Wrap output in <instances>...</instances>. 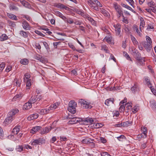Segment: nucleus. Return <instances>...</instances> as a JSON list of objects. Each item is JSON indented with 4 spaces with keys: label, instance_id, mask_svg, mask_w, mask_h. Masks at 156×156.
<instances>
[{
    "label": "nucleus",
    "instance_id": "c9c22d12",
    "mask_svg": "<svg viewBox=\"0 0 156 156\" xmlns=\"http://www.w3.org/2000/svg\"><path fill=\"white\" fill-rule=\"evenodd\" d=\"M20 62L21 64L23 65H27L29 63V61L27 59L24 58L21 59L20 61Z\"/></svg>",
    "mask_w": 156,
    "mask_h": 156
},
{
    "label": "nucleus",
    "instance_id": "69168bd1",
    "mask_svg": "<svg viewBox=\"0 0 156 156\" xmlns=\"http://www.w3.org/2000/svg\"><path fill=\"white\" fill-rule=\"evenodd\" d=\"M12 68V67L11 66H7L6 68L5 69V71L6 72H9L10 71Z\"/></svg>",
    "mask_w": 156,
    "mask_h": 156
},
{
    "label": "nucleus",
    "instance_id": "20e7f679",
    "mask_svg": "<svg viewBox=\"0 0 156 156\" xmlns=\"http://www.w3.org/2000/svg\"><path fill=\"white\" fill-rule=\"evenodd\" d=\"M44 139L40 138L38 139L33 140L31 142V145H41L45 143Z\"/></svg>",
    "mask_w": 156,
    "mask_h": 156
},
{
    "label": "nucleus",
    "instance_id": "473e14b6",
    "mask_svg": "<svg viewBox=\"0 0 156 156\" xmlns=\"http://www.w3.org/2000/svg\"><path fill=\"white\" fill-rule=\"evenodd\" d=\"M37 100V98H36V96H32L30 99L29 100V101L32 104L35 103Z\"/></svg>",
    "mask_w": 156,
    "mask_h": 156
},
{
    "label": "nucleus",
    "instance_id": "39448f33",
    "mask_svg": "<svg viewBox=\"0 0 156 156\" xmlns=\"http://www.w3.org/2000/svg\"><path fill=\"white\" fill-rule=\"evenodd\" d=\"M79 103L81 105L83 108L89 109L92 108V106L88 102L82 99L79 100Z\"/></svg>",
    "mask_w": 156,
    "mask_h": 156
},
{
    "label": "nucleus",
    "instance_id": "de8ad7c7",
    "mask_svg": "<svg viewBox=\"0 0 156 156\" xmlns=\"http://www.w3.org/2000/svg\"><path fill=\"white\" fill-rule=\"evenodd\" d=\"M113 7L115 8L116 10L121 7V6L119 5H118L116 3H114L113 4Z\"/></svg>",
    "mask_w": 156,
    "mask_h": 156
},
{
    "label": "nucleus",
    "instance_id": "a211bd4d",
    "mask_svg": "<svg viewBox=\"0 0 156 156\" xmlns=\"http://www.w3.org/2000/svg\"><path fill=\"white\" fill-rule=\"evenodd\" d=\"M132 103L130 102V103H128L125 105V107L126 108V111H125L126 112L128 113L129 109L132 108Z\"/></svg>",
    "mask_w": 156,
    "mask_h": 156
},
{
    "label": "nucleus",
    "instance_id": "c756f323",
    "mask_svg": "<svg viewBox=\"0 0 156 156\" xmlns=\"http://www.w3.org/2000/svg\"><path fill=\"white\" fill-rule=\"evenodd\" d=\"M140 29L141 31V29L142 28L144 27L145 25V22L144 20L142 18H140Z\"/></svg>",
    "mask_w": 156,
    "mask_h": 156
},
{
    "label": "nucleus",
    "instance_id": "f3484780",
    "mask_svg": "<svg viewBox=\"0 0 156 156\" xmlns=\"http://www.w3.org/2000/svg\"><path fill=\"white\" fill-rule=\"evenodd\" d=\"M55 14L57 16L61 18L63 20H66V17L64 16L63 14L60 12L58 11H56L55 12Z\"/></svg>",
    "mask_w": 156,
    "mask_h": 156
},
{
    "label": "nucleus",
    "instance_id": "3c124183",
    "mask_svg": "<svg viewBox=\"0 0 156 156\" xmlns=\"http://www.w3.org/2000/svg\"><path fill=\"white\" fill-rule=\"evenodd\" d=\"M65 22H67V23H68L69 24H71L73 23L74 22L73 20L70 18H69V19H67L66 17V20H64Z\"/></svg>",
    "mask_w": 156,
    "mask_h": 156
},
{
    "label": "nucleus",
    "instance_id": "37998d69",
    "mask_svg": "<svg viewBox=\"0 0 156 156\" xmlns=\"http://www.w3.org/2000/svg\"><path fill=\"white\" fill-rule=\"evenodd\" d=\"M125 110L126 111L125 106L124 105H121L119 108V111L121 113H123Z\"/></svg>",
    "mask_w": 156,
    "mask_h": 156
},
{
    "label": "nucleus",
    "instance_id": "bb28decb",
    "mask_svg": "<svg viewBox=\"0 0 156 156\" xmlns=\"http://www.w3.org/2000/svg\"><path fill=\"white\" fill-rule=\"evenodd\" d=\"M134 30L136 31V33H137V34L140 37H141L142 34V33H141V32H142V31H140V30H139L138 27H136V26H134Z\"/></svg>",
    "mask_w": 156,
    "mask_h": 156
},
{
    "label": "nucleus",
    "instance_id": "7c9ffc66",
    "mask_svg": "<svg viewBox=\"0 0 156 156\" xmlns=\"http://www.w3.org/2000/svg\"><path fill=\"white\" fill-rule=\"evenodd\" d=\"M131 39L134 45H137L138 44V42L137 41L136 39L132 35H130Z\"/></svg>",
    "mask_w": 156,
    "mask_h": 156
},
{
    "label": "nucleus",
    "instance_id": "393cba45",
    "mask_svg": "<svg viewBox=\"0 0 156 156\" xmlns=\"http://www.w3.org/2000/svg\"><path fill=\"white\" fill-rule=\"evenodd\" d=\"M20 126H16L12 130V132L14 134H17L19 132Z\"/></svg>",
    "mask_w": 156,
    "mask_h": 156
},
{
    "label": "nucleus",
    "instance_id": "f8f14e48",
    "mask_svg": "<svg viewBox=\"0 0 156 156\" xmlns=\"http://www.w3.org/2000/svg\"><path fill=\"white\" fill-rule=\"evenodd\" d=\"M144 43V48L148 52H149L152 48L151 44H150V43L148 44L146 43Z\"/></svg>",
    "mask_w": 156,
    "mask_h": 156
},
{
    "label": "nucleus",
    "instance_id": "338daca9",
    "mask_svg": "<svg viewBox=\"0 0 156 156\" xmlns=\"http://www.w3.org/2000/svg\"><path fill=\"white\" fill-rule=\"evenodd\" d=\"M68 45L69 46V47L71 48L73 50H75L76 48L74 47V46L71 43H69Z\"/></svg>",
    "mask_w": 156,
    "mask_h": 156
},
{
    "label": "nucleus",
    "instance_id": "9b49d317",
    "mask_svg": "<svg viewBox=\"0 0 156 156\" xmlns=\"http://www.w3.org/2000/svg\"><path fill=\"white\" fill-rule=\"evenodd\" d=\"M93 140L90 139H88L87 138H84L81 140V142L82 144H89L90 143H93L91 141H93Z\"/></svg>",
    "mask_w": 156,
    "mask_h": 156
},
{
    "label": "nucleus",
    "instance_id": "0e129e2a",
    "mask_svg": "<svg viewBox=\"0 0 156 156\" xmlns=\"http://www.w3.org/2000/svg\"><path fill=\"white\" fill-rule=\"evenodd\" d=\"M35 32L37 34L41 36H44V35L42 34L40 31L38 30H36L35 31Z\"/></svg>",
    "mask_w": 156,
    "mask_h": 156
},
{
    "label": "nucleus",
    "instance_id": "052dcab7",
    "mask_svg": "<svg viewBox=\"0 0 156 156\" xmlns=\"http://www.w3.org/2000/svg\"><path fill=\"white\" fill-rule=\"evenodd\" d=\"M23 147L22 146H19L16 148V150L17 151L20 152L23 150Z\"/></svg>",
    "mask_w": 156,
    "mask_h": 156
},
{
    "label": "nucleus",
    "instance_id": "aec40b11",
    "mask_svg": "<svg viewBox=\"0 0 156 156\" xmlns=\"http://www.w3.org/2000/svg\"><path fill=\"white\" fill-rule=\"evenodd\" d=\"M20 3L25 7L29 8L30 7V4L27 2L23 1L20 0Z\"/></svg>",
    "mask_w": 156,
    "mask_h": 156
},
{
    "label": "nucleus",
    "instance_id": "72a5a7b5",
    "mask_svg": "<svg viewBox=\"0 0 156 156\" xmlns=\"http://www.w3.org/2000/svg\"><path fill=\"white\" fill-rule=\"evenodd\" d=\"M8 38V36L5 34H3L0 36V40L2 41L7 40Z\"/></svg>",
    "mask_w": 156,
    "mask_h": 156
},
{
    "label": "nucleus",
    "instance_id": "4c0bfd02",
    "mask_svg": "<svg viewBox=\"0 0 156 156\" xmlns=\"http://www.w3.org/2000/svg\"><path fill=\"white\" fill-rule=\"evenodd\" d=\"M94 124L93 126L94 128H98L103 126V125L100 123H94Z\"/></svg>",
    "mask_w": 156,
    "mask_h": 156
},
{
    "label": "nucleus",
    "instance_id": "58836bf2",
    "mask_svg": "<svg viewBox=\"0 0 156 156\" xmlns=\"http://www.w3.org/2000/svg\"><path fill=\"white\" fill-rule=\"evenodd\" d=\"M144 80L146 83V84L147 85L148 87H149L151 85V84L150 82L149 79H148V77L147 76L144 77Z\"/></svg>",
    "mask_w": 156,
    "mask_h": 156
},
{
    "label": "nucleus",
    "instance_id": "dca6fc26",
    "mask_svg": "<svg viewBox=\"0 0 156 156\" xmlns=\"http://www.w3.org/2000/svg\"><path fill=\"white\" fill-rule=\"evenodd\" d=\"M51 129V127H50L49 128L46 127L43 129V130L41 131V134H46L50 132Z\"/></svg>",
    "mask_w": 156,
    "mask_h": 156
},
{
    "label": "nucleus",
    "instance_id": "b1692460",
    "mask_svg": "<svg viewBox=\"0 0 156 156\" xmlns=\"http://www.w3.org/2000/svg\"><path fill=\"white\" fill-rule=\"evenodd\" d=\"M101 13L105 16L108 17L110 16V14L105 9H101Z\"/></svg>",
    "mask_w": 156,
    "mask_h": 156
},
{
    "label": "nucleus",
    "instance_id": "4d7b16f0",
    "mask_svg": "<svg viewBox=\"0 0 156 156\" xmlns=\"http://www.w3.org/2000/svg\"><path fill=\"white\" fill-rule=\"evenodd\" d=\"M38 115L37 114H34L31 115L30 118L32 119H36L38 117Z\"/></svg>",
    "mask_w": 156,
    "mask_h": 156
},
{
    "label": "nucleus",
    "instance_id": "4468645a",
    "mask_svg": "<svg viewBox=\"0 0 156 156\" xmlns=\"http://www.w3.org/2000/svg\"><path fill=\"white\" fill-rule=\"evenodd\" d=\"M31 103L28 101V102L26 103L23 106V109L25 110L30 109L32 107Z\"/></svg>",
    "mask_w": 156,
    "mask_h": 156
},
{
    "label": "nucleus",
    "instance_id": "6ab92c4d",
    "mask_svg": "<svg viewBox=\"0 0 156 156\" xmlns=\"http://www.w3.org/2000/svg\"><path fill=\"white\" fill-rule=\"evenodd\" d=\"M51 110L50 107H49L48 108H45L41 109V114H46L49 113Z\"/></svg>",
    "mask_w": 156,
    "mask_h": 156
},
{
    "label": "nucleus",
    "instance_id": "a18cd8bd",
    "mask_svg": "<svg viewBox=\"0 0 156 156\" xmlns=\"http://www.w3.org/2000/svg\"><path fill=\"white\" fill-rule=\"evenodd\" d=\"M118 140L120 141H122L123 139H126L125 136L123 135H121L119 136L116 137Z\"/></svg>",
    "mask_w": 156,
    "mask_h": 156
},
{
    "label": "nucleus",
    "instance_id": "09e8293b",
    "mask_svg": "<svg viewBox=\"0 0 156 156\" xmlns=\"http://www.w3.org/2000/svg\"><path fill=\"white\" fill-rule=\"evenodd\" d=\"M26 82V86L28 87L27 88H29L30 86L31 85V80H26V82Z\"/></svg>",
    "mask_w": 156,
    "mask_h": 156
},
{
    "label": "nucleus",
    "instance_id": "412c9836",
    "mask_svg": "<svg viewBox=\"0 0 156 156\" xmlns=\"http://www.w3.org/2000/svg\"><path fill=\"white\" fill-rule=\"evenodd\" d=\"M60 103L59 102H57L54 103V104L51 105L49 107L51 110H53L54 109L56 108L60 105Z\"/></svg>",
    "mask_w": 156,
    "mask_h": 156
},
{
    "label": "nucleus",
    "instance_id": "9d476101",
    "mask_svg": "<svg viewBox=\"0 0 156 156\" xmlns=\"http://www.w3.org/2000/svg\"><path fill=\"white\" fill-rule=\"evenodd\" d=\"M22 27L26 30H30V27L29 24L26 21H24L23 22Z\"/></svg>",
    "mask_w": 156,
    "mask_h": 156
},
{
    "label": "nucleus",
    "instance_id": "0eeeda50",
    "mask_svg": "<svg viewBox=\"0 0 156 156\" xmlns=\"http://www.w3.org/2000/svg\"><path fill=\"white\" fill-rule=\"evenodd\" d=\"M72 119H71L68 122L69 124H73L80 122L82 121V119L81 118L77 117H74L72 118Z\"/></svg>",
    "mask_w": 156,
    "mask_h": 156
},
{
    "label": "nucleus",
    "instance_id": "6e6d98bb",
    "mask_svg": "<svg viewBox=\"0 0 156 156\" xmlns=\"http://www.w3.org/2000/svg\"><path fill=\"white\" fill-rule=\"evenodd\" d=\"M148 5L152 8L156 7L153 1H151L149 2L148 3Z\"/></svg>",
    "mask_w": 156,
    "mask_h": 156
},
{
    "label": "nucleus",
    "instance_id": "ddd939ff",
    "mask_svg": "<svg viewBox=\"0 0 156 156\" xmlns=\"http://www.w3.org/2000/svg\"><path fill=\"white\" fill-rule=\"evenodd\" d=\"M41 126H36L33 127L31 130L30 133L33 134L37 132L41 129Z\"/></svg>",
    "mask_w": 156,
    "mask_h": 156
},
{
    "label": "nucleus",
    "instance_id": "8fccbe9b",
    "mask_svg": "<svg viewBox=\"0 0 156 156\" xmlns=\"http://www.w3.org/2000/svg\"><path fill=\"white\" fill-rule=\"evenodd\" d=\"M64 5L60 3H58L56 4L55 6L56 7L60 8V9H62Z\"/></svg>",
    "mask_w": 156,
    "mask_h": 156
},
{
    "label": "nucleus",
    "instance_id": "ea45409f",
    "mask_svg": "<svg viewBox=\"0 0 156 156\" xmlns=\"http://www.w3.org/2000/svg\"><path fill=\"white\" fill-rule=\"evenodd\" d=\"M116 11L119 14V17H120L122 15L123 17H124L122 11L121 10V7L119 9L116 10Z\"/></svg>",
    "mask_w": 156,
    "mask_h": 156
},
{
    "label": "nucleus",
    "instance_id": "f03ea898",
    "mask_svg": "<svg viewBox=\"0 0 156 156\" xmlns=\"http://www.w3.org/2000/svg\"><path fill=\"white\" fill-rule=\"evenodd\" d=\"M133 55L135 56L136 60L137 61V64L140 65H143L144 62V59L142 58L140 56V54L138 51L135 49L132 50Z\"/></svg>",
    "mask_w": 156,
    "mask_h": 156
},
{
    "label": "nucleus",
    "instance_id": "bf43d9fd",
    "mask_svg": "<svg viewBox=\"0 0 156 156\" xmlns=\"http://www.w3.org/2000/svg\"><path fill=\"white\" fill-rule=\"evenodd\" d=\"M5 66V64L4 63L2 62L0 65V72L2 71L4 68Z\"/></svg>",
    "mask_w": 156,
    "mask_h": 156
},
{
    "label": "nucleus",
    "instance_id": "49530a36",
    "mask_svg": "<svg viewBox=\"0 0 156 156\" xmlns=\"http://www.w3.org/2000/svg\"><path fill=\"white\" fill-rule=\"evenodd\" d=\"M30 77V75L28 73H26L24 75V82H26V80H29V78Z\"/></svg>",
    "mask_w": 156,
    "mask_h": 156
},
{
    "label": "nucleus",
    "instance_id": "a878e982",
    "mask_svg": "<svg viewBox=\"0 0 156 156\" xmlns=\"http://www.w3.org/2000/svg\"><path fill=\"white\" fill-rule=\"evenodd\" d=\"M112 37L110 34H108L105 37L104 40H105L108 43H110L111 42Z\"/></svg>",
    "mask_w": 156,
    "mask_h": 156
},
{
    "label": "nucleus",
    "instance_id": "e2e57ef3",
    "mask_svg": "<svg viewBox=\"0 0 156 156\" xmlns=\"http://www.w3.org/2000/svg\"><path fill=\"white\" fill-rule=\"evenodd\" d=\"M149 87L150 88L152 93L154 95H155L156 93V90H155V89L154 88H153L152 87V86H151V85Z\"/></svg>",
    "mask_w": 156,
    "mask_h": 156
},
{
    "label": "nucleus",
    "instance_id": "e433bc0d",
    "mask_svg": "<svg viewBox=\"0 0 156 156\" xmlns=\"http://www.w3.org/2000/svg\"><path fill=\"white\" fill-rule=\"evenodd\" d=\"M85 121L87 123L93 124L94 121L93 119L92 118H86Z\"/></svg>",
    "mask_w": 156,
    "mask_h": 156
},
{
    "label": "nucleus",
    "instance_id": "423d86ee",
    "mask_svg": "<svg viewBox=\"0 0 156 156\" xmlns=\"http://www.w3.org/2000/svg\"><path fill=\"white\" fill-rule=\"evenodd\" d=\"M93 1L95 3V4H92L93 5H90V7L96 11H98L99 10L98 7H102V4L97 0H93Z\"/></svg>",
    "mask_w": 156,
    "mask_h": 156
},
{
    "label": "nucleus",
    "instance_id": "4be33fe9",
    "mask_svg": "<svg viewBox=\"0 0 156 156\" xmlns=\"http://www.w3.org/2000/svg\"><path fill=\"white\" fill-rule=\"evenodd\" d=\"M7 16L10 19L15 20H17V18L16 16L13 14L7 13Z\"/></svg>",
    "mask_w": 156,
    "mask_h": 156
},
{
    "label": "nucleus",
    "instance_id": "5701e85b",
    "mask_svg": "<svg viewBox=\"0 0 156 156\" xmlns=\"http://www.w3.org/2000/svg\"><path fill=\"white\" fill-rule=\"evenodd\" d=\"M138 89V86L137 84H134L131 88V90L133 93H135Z\"/></svg>",
    "mask_w": 156,
    "mask_h": 156
},
{
    "label": "nucleus",
    "instance_id": "f704fd0d",
    "mask_svg": "<svg viewBox=\"0 0 156 156\" xmlns=\"http://www.w3.org/2000/svg\"><path fill=\"white\" fill-rule=\"evenodd\" d=\"M28 32H26L23 30H21L20 31V34L23 37H27L28 35Z\"/></svg>",
    "mask_w": 156,
    "mask_h": 156
},
{
    "label": "nucleus",
    "instance_id": "864d4df0",
    "mask_svg": "<svg viewBox=\"0 0 156 156\" xmlns=\"http://www.w3.org/2000/svg\"><path fill=\"white\" fill-rule=\"evenodd\" d=\"M123 54L124 56H125L127 59H129L130 60L132 61L129 55L126 52L124 51L123 52Z\"/></svg>",
    "mask_w": 156,
    "mask_h": 156
},
{
    "label": "nucleus",
    "instance_id": "5fc2aeb1",
    "mask_svg": "<svg viewBox=\"0 0 156 156\" xmlns=\"http://www.w3.org/2000/svg\"><path fill=\"white\" fill-rule=\"evenodd\" d=\"M101 156H111L108 152H102L101 153Z\"/></svg>",
    "mask_w": 156,
    "mask_h": 156
},
{
    "label": "nucleus",
    "instance_id": "1a4fd4ad",
    "mask_svg": "<svg viewBox=\"0 0 156 156\" xmlns=\"http://www.w3.org/2000/svg\"><path fill=\"white\" fill-rule=\"evenodd\" d=\"M115 28L116 34L117 35H119L121 32V25L119 24L114 25L113 26Z\"/></svg>",
    "mask_w": 156,
    "mask_h": 156
},
{
    "label": "nucleus",
    "instance_id": "c85d7f7f",
    "mask_svg": "<svg viewBox=\"0 0 156 156\" xmlns=\"http://www.w3.org/2000/svg\"><path fill=\"white\" fill-rule=\"evenodd\" d=\"M132 124V122L126 121L122 122V126L123 127H127L131 126Z\"/></svg>",
    "mask_w": 156,
    "mask_h": 156
},
{
    "label": "nucleus",
    "instance_id": "cd10ccee",
    "mask_svg": "<svg viewBox=\"0 0 156 156\" xmlns=\"http://www.w3.org/2000/svg\"><path fill=\"white\" fill-rule=\"evenodd\" d=\"M9 7L10 10H15L17 11L18 10V8L13 4H9Z\"/></svg>",
    "mask_w": 156,
    "mask_h": 156
},
{
    "label": "nucleus",
    "instance_id": "680f3d73",
    "mask_svg": "<svg viewBox=\"0 0 156 156\" xmlns=\"http://www.w3.org/2000/svg\"><path fill=\"white\" fill-rule=\"evenodd\" d=\"M88 4L90 6V5H93L92 4H95V3L93 1V0H88L87 1Z\"/></svg>",
    "mask_w": 156,
    "mask_h": 156
},
{
    "label": "nucleus",
    "instance_id": "f257e3e1",
    "mask_svg": "<svg viewBox=\"0 0 156 156\" xmlns=\"http://www.w3.org/2000/svg\"><path fill=\"white\" fill-rule=\"evenodd\" d=\"M19 112V110L16 108L13 109L11 110L10 112L8 113V116L4 121L5 123L6 124H8L10 123L14 117L15 115Z\"/></svg>",
    "mask_w": 156,
    "mask_h": 156
},
{
    "label": "nucleus",
    "instance_id": "a19ab883",
    "mask_svg": "<svg viewBox=\"0 0 156 156\" xmlns=\"http://www.w3.org/2000/svg\"><path fill=\"white\" fill-rule=\"evenodd\" d=\"M14 82L16 83V85L17 87H19L20 84V81L19 80H17L16 78H15L14 80Z\"/></svg>",
    "mask_w": 156,
    "mask_h": 156
},
{
    "label": "nucleus",
    "instance_id": "79ce46f5",
    "mask_svg": "<svg viewBox=\"0 0 156 156\" xmlns=\"http://www.w3.org/2000/svg\"><path fill=\"white\" fill-rule=\"evenodd\" d=\"M138 137L139 138H146L147 137V134L145 133H142L138 135Z\"/></svg>",
    "mask_w": 156,
    "mask_h": 156
},
{
    "label": "nucleus",
    "instance_id": "774afa93",
    "mask_svg": "<svg viewBox=\"0 0 156 156\" xmlns=\"http://www.w3.org/2000/svg\"><path fill=\"white\" fill-rule=\"evenodd\" d=\"M41 57L42 56H41L40 55H37L35 56V58L36 59L40 61Z\"/></svg>",
    "mask_w": 156,
    "mask_h": 156
},
{
    "label": "nucleus",
    "instance_id": "2eb2a0df",
    "mask_svg": "<svg viewBox=\"0 0 156 156\" xmlns=\"http://www.w3.org/2000/svg\"><path fill=\"white\" fill-rule=\"evenodd\" d=\"M114 101L113 98L107 99L105 102V104L107 106H110L114 103Z\"/></svg>",
    "mask_w": 156,
    "mask_h": 156
},
{
    "label": "nucleus",
    "instance_id": "13d9d810",
    "mask_svg": "<svg viewBox=\"0 0 156 156\" xmlns=\"http://www.w3.org/2000/svg\"><path fill=\"white\" fill-rule=\"evenodd\" d=\"M40 61L42 63H45L47 62V60L44 58L41 57Z\"/></svg>",
    "mask_w": 156,
    "mask_h": 156
},
{
    "label": "nucleus",
    "instance_id": "2f4dec72",
    "mask_svg": "<svg viewBox=\"0 0 156 156\" xmlns=\"http://www.w3.org/2000/svg\"><path fill=\"white\" fill-rule=\"evenodd\" d=\"M101 50H103L105 52L108 53L109 52L108 47L106 45H102L101 46Z\"/></svg>",
    "mask_w": 156,
    "mask_h": 156
},
{
    "label": "nucleus",
    "instance_id": "603ef678",
    "mask_svg": "<svg viewBox=\"0 0 156 156\" xmlns=\"http://www.w3.org/2000/svg\"><path fill=\"white\" fill-rule=\"evenodd\" d=\"M152 108L154 110H156V102L154 101H152Z\"/></svg>",
    "mask_w": 156,
    "mask_h": 156
},
{
    "label": "nucleus",
    "instance_id": "7ed1b4c3",
    "mask_svg": "<svg viewBox=\"0 0 156 156\" xmlns=\"http://www.w3.org/2000/svg\"><path fill=\"white\" fill-rule=\"evenodd\" d=\"M76 103L74 101H70L69 104L68 110L71 113L74 114L76 113Z\"/></svg>",
    "mask_w": 156,
    "mask_h": 156
},
{
    "label": "nucleus",
    "instance_id": "c03bdc74",
    "mask_svg": "<svg viewBox=\"0 0 156 156\" xmlns=\"http://www.w3.org/2000/svg\"><path fill=\"white\" fill-rule=\"evenodd\" d=\"M146 42H145V43H147L148 44L150 43V44H151L152 41L151 38L150 37L148 36H146Z\"/></svg>",
    "mask_w": 156,
    "mask_h": 156
},
{
    "label": "nucleus",
    "instance_id": "6e6552de",
    "mask_svg": "<svg viewBox=\"0 0 156 156\" xmlns=\"http://www.w3.org/2000/svg\"><path fill=\"white\" fill-rule=\"evenodd\" d=\"M83 16L85 18L88 20L94 26L96 25V21L89 15H84Z\"/></svg>",
    "mask_w": 156,
    "mask_h": 156
}]
</instances>
